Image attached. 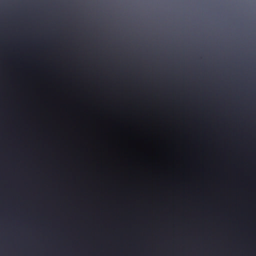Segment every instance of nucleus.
Masks as SVG:
<instances>
[{
	"mask_svg": "<svg viewBox=\"0 0 256 256\" xmlns=\"http://www.w3.org/2000/svg\"><path fill=\"white\" fill-rule=\"evenodd\" d=\"M0 80H143L142 79H50V78H18V79H0ZM155 80H156V79Z\"/></svg>",
	"mask_w": 256,
	"mask_h": 256,
	"instance_id": "f257e3e1",
	"label": "nucleus"
},
{
	"mask_svg": "<svg viewBox=\"0 0 256 256\" xmlns=\"http://www.w3.org/2000/svg\"><path fill=\"white\" fill-rule=\"evenodd\" d=\"M108 81H0V82H107ZM112 82V81H110ZM124 81H112V82H124Z\"/></svg>",
	"mask_w": 256,
	"mask_h": 256,
	"instance_id": "f03ea898",
	"label": "nucleus"
},
{
	"mask_svg": "<svg viewBox=\"0 0 256 256\" xmlns=\"http://www.w3.org/2000/svg\"><path fill=\"white\" fill-rule=\"evenodd\" d=\"M132 69L134 70H139L142 69V67L140 66L134 65V66H132Z\"/></svg>",
	"mask_w": 256,
	"mask_h": 256,
	"instance_id": "7ed1b4c3",
	"label": "nucleus"
},
{
	"mask_svg": "<svg viewBox=\"0 0 256 256\" xmlns=\"http://www.w3.org/2000/svg\"><path fill=\"white\" fill-rule=\"evenodd\" d=\"M200 68L201 70L202 71H206V70L207 69H210V68H207L206 66H200Z\"/></svg>",
	"mask_w": 256,
	"mask_h": 256,
	"instance_id": "20e7f679",
	"label": "nucleus"
},
{
	"mask_svg": "<svg viewBox=\"0 0 256 256\" xmlns=\"http://www.w3.org/2000/svg\"><path fill=\"white\" fill-rule=\"evenodd\" d=\"M126 68V67L124 66H121L120 68H119V69L121 70H124Z\"/></svg>",
	"mask_w": 256,
	"mask_h": 256,
	"instance_id": "39448f33",
	"label": "nucleus"
},
{
	"mask_svg": "<svg viewBox=\"0 0 256 256\" xmlns=\"http://www.w3.org/2000/svg\"><path fill=\"white\" fill-rule=\"evenodd\" d=\"M178 67L176 66L174 68L175 69H178Z\"/></svg>",
	"mask_w": 256,
	"mask_h": 256,
	"instance_id": "423d86ee",
	"label": "nucleus"
},
{
	"mask_svg": "<svg viewBox=\"0 0 256 256\" xmlns=\"http://www.w3.org/2000/svg\"><path fill=\"white\" fill-rule=\"evenodd\" d=\"M182 70H186L185 68H184V67H183V68H182Z\"/></svg>",
	"mask_w": 256,
	"mask_h": 256,
	"instance_id": "0eeeda50",
	"label": "nucleus"
},
{
	"mask_svg": "<svg viewBox=\"0 0 256 256\" xmlns=\"http://www.w3.org/2000/svg\"><path fill=\"white\" fill-rule=\"evenodd\" d=\"M168 69H172L170 67H169L168 68Z\"/></svg>",
	"mask_w": 256,
	"mask_h": 256,
	"instance_id": "6e6552de",
	"label": "nucleus"
}]
</instances>
